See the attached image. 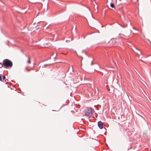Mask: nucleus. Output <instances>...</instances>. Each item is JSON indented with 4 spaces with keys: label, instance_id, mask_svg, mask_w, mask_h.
I'll list each match as a JSON object with an SVG mask.
<instances>
[{
    "label": "nucleus",
    "instance_id": "obj_12",
    "mask_svg": "<svg viewBox=\"0 0 151 151\" xmlns=\"http://www.w3.org/2000/svg\"><path fill=\"white\" fill-rule=\"evenodd\" d=\"M148 42H149V43H148V44L149 45H151V42H150V41H149V40H148Z\"/></svg>",
    "mask_w": 151,
    "mask_h": 151
},
{
    "label": "nucleus",
    "instance_id": "obj_3",
    "mask_svg": "<svg viewBox=\"0 0 151 151\" xmlns=\"http://www.w3.org/2000/svg\"><path fill=\"white\" fill-rule=\"evenodd\" d=\"M98 123V127L99 128L101 129H103L104 127L103 123L101 121L99 122Z\"/></svg>",
    "mask_w": 151,
    "mask_h": 151
},
{
    "label": "nucleus",
    "instance_id": "obj_11",
    "mask_svg": "<svg viewBox=\"0 0 151 151\" xmlns=\"http://www.w3.org/2000/svg\"><path fill=\"white\" fill-rule=\"evenodd\" d=\"M138 0H137V2H134V3L135 4H137V2H138Z\"/></svg>",
    "mask_w": 151,
    "mask_h": 151
},
{
    "label": "nucleus",
    "instance_id": "obj_1",
    "mask_svg": "<svg viewBox=\"0 0 151 151\" xmlns=\"http://www.w3.org/2000/svg\"><path fill=\"white\" fill-rule=\"evenodd\" d=\"M3 65L4 68H11L13 65L12 62L7 59H5L3 60Z\"/></svg>",
    "mask_w": 151,
    "mask_h": 151
},
{
    "label": "nucleus",
    "instance_id": "obj_13",
    "mask_svg": "<svg viewBox=\"0 0 151 151\" xmlns=\"http://www.w3.org/2000/svg\"><path fill=\"white\" fill-rule=\"evenodd\" d=\"M113 42H114V43H116V41L115 40H114L113 41Z\"/></svg>",
    "mask_w": 151,
    "mask_h": 151
},
{
    "label": "nucleus",
    "instance_id": "obj_6",
    "mask_svg": "<svg viewBox=\"0 0 151 151\" xmlns=\"http://www.w3.org/2000/svg\"><path fill=\"white\" fill-rule=\"evenodd\" d=\"M28 60L27 61V63L28 64H30L31 63V61L30 60V58L29 56H28Z\"/></svg>",
    "mask_w": 151,
    "mask_h": 151
},
{
    "label": "nucleus",
    "instance_id": "obj_2",
    "mask_svg": "<svg viewBox=\"0 0 151 151\" xmlns=\"http://www.w3.org/2000/svg\"><path fill=\"white\" fill-rule=\"evenodd\" d=\"M94 112V111L93 109L90 108L86 109L85 114L86 116L91 118L92 117L93 113Z\"/></svg>",
    "mask_w": 151,
    "mask_h": 151
},
{
    "label": "nucleus",
    "instance_id": "obj_5",
    "mask_svg": "<svg viewBox=\"0 0 151 151\" xmlns=\"http://www.w3.org/2000/svg\"><path fill=\"white\" fill-rule=\"evenodd\" d=\"M135 52L138 55L139 57L142 54L141 52L139 50H138V52Z\"/></svg>",
    "mask_w": 151,
    "mask_h": 151
},
{
    "label": "nucleus",
    "instance_id": "obj_8",
    "mask_svg": "<svg viewBox=\"0 0 151 151\" xmlns=\"http://www.w3.org/2000/svg\"><path fill=\"white\" fill-rule=\"evenodd\" d=\"M2 75L1 74L0 75V81H2Z\"/></svg>",
    "mask_w": 151,
    "mask_h": 151
},
{
    "label": "nucleus",
    "instance_id": "obj_4",
    "mask_svg": "<svg viewBox=\"0 0 151 151\" xmlns=\"http://www.w3.org/2000/svg\"><path fill=\"white\" fill-rule=\"evenodd\" d=\"M25 69L28 71H29L32 69V68L30 67H26L25 68Z\"/></svg>",
    "mask_w": 151,
    "mask_h": 151
},
{
    "label": "nucleus",
    "instance_id": "obj_7",
    "mask_svg": "<svg viewBox=\"0 0 151 151\" xmlns=\"http://www.w3.org/2000/svg\"><path fill=\"white\" fill-rule=\"evenodd\" d=\"M110 6L111 7H112V8H114V4L112 3H110Z\"/></svg>",
    "mask_w": 151,
    "mask_h": 151
},
{
    "label": "nucleus",
    "instance_id": "obj_9",
    "mask_svg": "<svg viewBox=\"0 0 151 151\" xmlns=\"http://www.w3.org/2000/svg\"><path fill=\"white\" fill-rule=\"evenodd\" d=\"M2 77H3V81L6 78V77H5V76H2Z\"/></svg>",
    "mask_w": 151,
    "mask_h": 151
},
{
    "label": "nucleus",
    "instance_id": "obj_10",
    "mask_svg": "<svg viewBox=\"0 0 151 151\" xmlns=\"http://www.w3.org/2000/svg\"><path fill=\"white\" fill-rule=\"evenodd\" d=\"M3 66V64H2L1 63H0V68H1Z\"/></svg>",
    "mask_w": 151,
    "mask_h": 151
}]
</instances>
